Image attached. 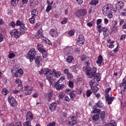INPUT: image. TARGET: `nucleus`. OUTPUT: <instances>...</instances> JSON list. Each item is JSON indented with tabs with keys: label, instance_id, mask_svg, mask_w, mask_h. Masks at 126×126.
I'll list each match as a JSON object with an SVG mask.
<instances>
[{
	"label": "nucleus",
	"instance_id": "54",
	"mask_svg": "<svg viewBox=\"0 0 126 126\" xmlns=\"http://www.w3.org/2000/svg\"><path fill=\"white\" fill-rule=\"evenodd\" d=\"M68 83H69V87L70 88H73V87H74V85L73 84V82H72V81H69Z\"/></svg>",
	"mask_w": 126,
	"mask_h": 126
},
{
	"label": "nucleus",
	"instance_id": "60",
	"mask_svg": "<svg viewBox=\"0 0 126 126\" xmlns=\"http://www.w3.org/2000/svg\"><path fill=\"white\" fill-rule=\"evenodd\" d=\"M20 29L27 30V28L25 27V24H24V23H23L22 25L20 27Z\"/></svg>",
	"mask_w": 126,
	"mask_h": 126
},
{
	"label": "nucleus",
	"instance_id": "48",
	"mask_svg": "<svg viewBox=\"0 0 126 126\" xmlns=\"http://www.w3.org/2000/svg\"><path fill=\"white\" fill-rule=\"evenodd\" d=\"M118 21H119L120 23H119V25H123V24H124V23H125V20L124 19H121L120 18H118Z\"/></svg>",
	"mask_w": 126,
	"mask_h": 126
},
{
	"label": "nucleus",
	"instance_id": "3",
	"mask_svg": "<svg viewBox=\"0 0 126 126\" xmlns=\"http://www.w3.org/2000/svg\"><path fill=\"white\" fill-rule=\"evenodd\" d=\"M36 55H37V51H36L35 48H32L29 51L26 58L28 60H30V63H32V62L35 60Z\"/></svg>",
	"mask_w": 126,
	"mask_h": 126
},
{
	"label": "nucleus",
	"instance_id": "18",
	"mask_svg": "<svg viewBox=\"0 0 126 126\" xmlns=\"http://www.w3.org/2000/svg\"><path fill=\"white\" fill-rule=\"evenodd\" d=\"M115 6L118 10L123 9L124 7V2L122 1H119L116 4Z\"/></svg>",
	"mask_w": 126,
	"mask_h": 126
},
{
	"label": "nucleus",
	"instance_id": "22",
	"mask_svg": "<svg viewBox=\"0 0 126 126\" xmlns=\"http://www.w3.org/2000/svg\"><path fill=\"white\" fill-rule=\"evenodd\" d=\"M42 41L43 43L44 44H47L48 45H52V42H51V40H49L47 37L43 36V37L41 38Z\"/></svg>",
	"mask_w": 126,
	"mask_h": 126
},
{
	"label": "nucleus",
	"instance_id": "14",
	"mask_svg": "<svg viewBox=\"0 0 126 126\" xmlns=\"http://www.w3.org/2000/svg\"><path fill=\"white\" fill-rule=\"evenodd\" d=\"M49 34L50 36L52 37H54V38H56L59 36V32L57 31V30L52 29L49 32Z\"/></svg>",
	"mask_w": 126,
	"mask_h": 126
},
{
	"label": "nucleus",
	"instance_id": "63",
	"mask_svg": "<svg viewBox=\"0 0 126 126\" xmlns=\"http://www.w3.org/2000/svg\"><path fill=\"white\" fill-rule=\"evenodd\" d=\"M102 23V19H98L96 20V25H98L101 24Z\"/></svg>",
	"mask_w": 126,
	"mask_h": 126
},
{
	"label": "nucleus",
	"instance_id": "23",
	"mask_svg": "<svg viewBox=\"0 0 126 126\" xmlns=\"http://www.w3.org/2000/svg\"><path fill=\"white\" fill-rule=\"evenodd\" d=\"M56 109H57V103L56 102H53L49 105V110H51V112H54Z\"/></svg>",
	"mask_w": 126,
	"mask_h": 126
},
{
	"label": "nucleus",
	"instance_id": "38",
	"mask_svg": "<svg viewBox=\"0 0 126 126\" xmlns=\"http://www.w3.org/2000/svg\"><path fill=\"white\" fill-rule=\"evenodd\" d=\"M27 30H25L23 29H20V31L19 32V34H20V36H21V35H23L24 34H25Z\"/></svg>",
	"mask_w": 126,
	"mask_h": 126
},
{
	"label": "nucleus",
	"instance_id": "41",
	"mask_svg": "<svg viewBox=\"0 0 126 126\" xmlns=\"http://www.w3.org/2000/svg\"><path fill=\"white\" fill-rule=\"evenodd\" d=\"M93 113L94 114H97L99 115L100 113H101V109L96 108V109H94L93 111Z\"/></svg>",
	"mask_w": 126,
	"mask_h": 126
},
{
	"label": "nucleus",
	"instance_id": "43",
	"mask_svg": "<svg viewBox=\"0 0 126 126\" xmlns=\"http://www.w3.org/2000/svg\"><path fill=\"white\" fill-rule=\"evenodd\" d=\"M69 95H70V98L71 99V100H73L74 99V98H75V93H74L72 92H71L69 93Z\"/></svg>",
	"mask_w": 126,
	"mask_h": 126
},
{
	"label": "nucleus",
	"instance_id": "19",
	"mask_svg": "<svg viewBox=\"0 0 126 126\" xmlns=\"http://www.w3.org/2000/svg\"><path fill=\"white\" fill-rule=\"evenodd\" d=\"M37 49L40 53H45L46 52V50L44 49V45L42 44L38 43L37 45Z\"/></svg>",
	"mask_w": 126,
	"mask_h": 126
},
{
	"label": "nucleus",
	"instance_id": "20",
	"mask_svg": "<svg viewBox=\"0 0 126 126\" xmlns=\"http://www.w3.org/2000/svg\"><path fill=\"white\" fill-rule=\"evenodd\" d=\"M39 4V1L38 0L36 1L35 0H30V7H34L35 5H38Z\"/></svg>",
	"mask_w": 126,
	"mask_h": 126
},
{
	"label": "nucleus",
	"instance_id": "6",
	"mask_svg": "<svg viewBox=\"0 0 126 126\" xmlns=\"http://www.w3.org/2000/svg\"><path fill=\"white\" fill-rule=\"evenodd\" d=\"M85 41V39H84V36L83 35L80 34L77 40V45H78V46H83V45H84Z\"/></svg>",
	"mask_w": 126,
	"mask_h": 126
},
{
	"label": "nucleus",
	"instance_id": "13",
	"mask_svg": "<svg viewBox=\"0 0 126 126\" xmlns=\"http://www.w3.org/2000/svg\"><path fill=\"white\" fill-rule=\"evenodd\" d=\"M44 36V34L43 33V30L41 28L40 30H38L35 37L36 39H41Z\"/></svg>",
	"mask_w": 126,
	"mask_h": 126
},
{
	"label": "nucleus",
	"instance_id": "59",
	"mask_svg": "<svg viewBox=\"0 0 126 126\" xmlns=\"http://www.w3.org/2000/svg\"><path fill=\"white\" fill-rule=\"evenodd\" d=\"M126 38V34H122L120 37V40L121 41H124L125 39Z\"/></svg>",
	"mask_w": 126,
	"mask_h": 126
},
{
	"label": "nucleus",
	"instance_id": "64",
	"mask_svg": "<svg viewBox=\"0 0 126 126\" xmlns=\"http://www.w3.org/2000/svg\"><path fill=\"white\" fill-rule=\"evenodd\" d=\"M67 78L68 79H71V78H72V77H73V75H72V74H71V73H68L67 75Z\"/></svg>",
	"mask_w": 126,
	"mask_h": 126
},
{
	"label": "nucleus",
	"instance_id": "16",
	"mask_svg": "<svg viewBox=\"0 0 126 126\" xmlns=\"http://www.w3.org/2000/svg\"><path fill=\"white\" fill-rule=\"evenodd\" d=\"M23 74V70L22 69H19L13 74V76L14 77H20Z\"/></svg>",
	"mask_w": 126,
	"mask_h": 126
},
{
	"label": "nucleus",
	"instance_id": "52",
	"mask_svg": "<svg viewBox=\"0 0 126 126\" xmlns=\"http://www.w3.org/2000/svg\"><path fill=\"white\" fill-rule=\"evenodd\" d=\"M66 23H67V18H64V20H63L62 21H61V24H62V25L66 24Z\"/></svg>",
	"mask_w": 126,
	"mask_h": 126
},
{
	"label": "nucleus",
	"instance_id": "11",
	"mask_svg": "<svg viewBox=\"0 0 126 126\" xmlns=\"http://www.w3.org/2000/svg\"><path fill=\"white\" fill-rule=\"evenodd\" d=\"M96 63L98 64V66H102V65H104V62H103V56H102V55H99L97 57Z\"/></svg>",
	"mask_w": 126,
	"mask_h": 126
},
{
	"label": "nucleus",
	"instance_id": "24",
	"mask_svg": "<svg viewBox=\"0 0 126 126\" xmlns=\"http://www.w3.org/2000/svg\"><path fill=\"white\" fill-rule=\"evenodd\" d=\"M48 97H47V101L48 102H50L51 100H53L52 98L54 96V92L53 91H51L50 92H49L47 94Z\"/></svg>",
	"mask_w": 126,
	"mask_h": 126
},
{
	"label": "nucleus",
	"instance_id": "34",
	"mask_svg": "<svg viewBox=\"0 0 126 126\" xmlns=\"http://www.w3.org/2000/svg\"><path fill=\"white\" fill-rule=\"evenodd\" d=\"M91 90H92V92L94 93H96V92L98 91L99 89L98 88V87L96 86H93V87H92Z\"/></svg>",
	"mask_w": 126,
	"mask_h": 126
},
{
	"label": "nucleus",
	"instance_id": "49",
	"mask_svg": "<svg viewBox=\"0 0 126 126\" xmlns=\"http://www.w3.org/2000/svg\"><path fill=\"white\" fill-rule=\"evenodd\" d=\"M72 51V48L70 47V48H67L65 50V52H66V54H70V52Z\"/></svg>",
	"mask_w": 126,
	"mask_h": 126
},
{
	"label": "nucleus",
	"instance_id": "50",
	"mask_svg": "<svg viewBox=\"0 0 126 126\" xmlns=\"http://www.w3.org/2000/svg\"><path fill=\"white\" fill-rule=\"evenodd\" d=\"M91 94H92V92H91V91H90V90H89L87 91L86 93V96L87 97H90V96H91Z\"/></svg>",
	"mask_w": 126,
	"mask_h": 126
},
{
	"label": "nucleus",
	"instance_id": "26",
	"mask_svg": "<svg viewBox=\"0 0 126 126\" xmlns=\"http://www.w3.org/2000/svg\"><path fill=\"white\" fill-rule=\"evenodd\" d=\"M105 118H106V112L103 111L100 112V119L103 122V123H105L106 120H105Z\"/></svg>",
	"mask_w": 126,
	"mask_h": 126
},
{
	"label": "nucleus",
	"instance_id": "51",
	"mask_svg": "<svg viewBox=\"0 0 126 126\" xmlns=\"http://www.w3.org/2000/svg\"><path fill=\"white\" fill-rule=\"evenodd\" d=\"M23 24V23L20 22V21H19V20H17L16 23V25L17 26H20V27H21V26Z\"/></svg>",
	"mask_w": 126,
	"mask_h": 126
},
{
	"label": "nucleus",
	"instance_id": "12",
	"mask_svg": "<svg viewBox=\"0 0 126 126\" xmlns=\"http://www.w3.org/2000/svg\"><path fill=\"white\" fill-rule=\"evenodd\" d=\"M54 86L56 89L58 91L62 90V89L64 87V85L63 84H61V82H60V81H57L55 83Z\"/></svg>",
	"mask_w": 126,
	"mask_h": 126
},
{
	"label": "nucleus",
	"instance_id": "1",
	"mask_svg": "<svg viewBox=\"0 0 126 126\" xmlns=\"http://www.w3.org/2000/svg\"><path fill=\"white\" fill-rule=\"evenodd\" d=\"M81 60L86 61L85 63L86 66L83 68V70L86 73V75H88L89 77H92L97 70V68L93 67L91 68V67L89 66V57L86 56V55H83L81 56Z\"/></svg>",
	"mask_w": 126,
	"mask_h": 126
},
{
	"label": "nucleus",
	"instance_id": "15",
	"mask_svg": "<svg viewBox=\"0 0 126 126\" xmlns=\"http://www.w3.org/2000/svg\"><path fill=\"white\" fill-rule=\"evenodd\" d=\"M114 99H115V96H110V94H108L105 96V100L106 102H108V105H111L112 104V102L114 101Z\"/></svg>",
	"mask_w": 126,
	"mask_h": 126
},
{
	"label": "nucleus",
	"instance_id": "39",
	"mask_svg": "<svg viewBox=\"0 0 126 126\" xmlns=\"http://www.w3.org/2000/svg\"><path fill=\"white\" fill-rule=\"evenodd\" d=\"M36 18L34 17H32L31 18L29 19V21L31 24H34L35 23V19Z\"/></svg>",
	"mask_w": 126,
	"mask_h": 126
},
{
	"label": "nucleus",
	"instance_id": "28",
	"mask_svg": "<svg viewBox=\"0 0 126 126\" xmlns=\"http://www.w3.org/2000/svg\"><path fill=\"white\" fill-rule=\"evenodd\" d=\"M110 30L113 33H117L118 32V27L115 25H112L111 27Z\"/></svg>",
	"mask_w": 126,
	"mask_h": 126
},
{
	"label": "nucleus",
	"instance_id": "58",
	"mask_svg": "<svg viewBox=\"0 0 126 126\" xmlns=\"http://www.w3.org/2000/svg\"><path fill=\"white\" fill-rule=\"evenodd\" d=\"M47 126H56V122H52L47 125Z\"/></svg>",
	"mask_w": 126,
	"mask_h": 126
},
{
	"label": "nucleus",
	"instance_id": "45",
	"mask_svg": "<svg viewBox=\"0 0 126 126\" xmlns=\"http://www.w3.org/2000/svg\"><path fill=\"white\" fill-rule=\"evenodd\" d=\"M96 28L99 33H101V32H102V26L101 25H97Z\"/></svg>",
	"mask_w": 126,
	"mask_h": 126
},
{
	"label": "nucleus",
	"instance_id": "57",
	"mask_svg": "<svg viewBox=\"0 0 126 126\" xmlns=\"http://www.w3.org/2000/svg\"><path fill=\"white\" fill-rule=\"evenodd\" d=\"M9 26H11V27H15V22L14 21H12L9 24Z\"/></svg>",
	"mask_w": 126,
	"mask_h": 126
},
{
	"label": "nucleus",
	"instance_id": "31",
	"mask_svg": "<svg viewBox=\"0 0 126 126\" xmlns=\"http://www.w3.org/2000/svg\"><path fill=\"white\" fill-rule=\"evenodd\" d=\"M99 3V0H92L91 2L89 3L90 5H94L96 6Z\"/></svg>",
	"mask_w": 126,
	"mask_h": 126
},
{
	"label": "nucleus",
	"instance_id": "40",
	"mask_svg": "<svg viewBox=\"0 0 126 126\" xmlns=\"http://www.w3.org/2000/svg\"><path fill=\"white\" fill-rule=\"evenodd\" d=\"M8 92L9 91L7 90V89L4 88L2 91V94L4 95H7V94H8Z\"/></svg>",
	"mask_w": 126,
	"mask_h": 126
},
{
	"label": "nucleus",
	"instance_id": "30",
	"mask_svg": "<svg viewBox=\"0 0 126 126\" xmlns=\"http://www.w3.org/2000/svg\"><path fill=\"white\" fill-rule=\"evenodd\" d=\"M73 60H74V58L72 56H68L66 58V61L67 63H72V62L73 61Z\"/></svg>",
	"mask_w": 126,
	"mask_h": 126
},
{
	"label": "nucleus",
	"instance_id": "27",
	"mask_svg": "<svg viewBox=\"0 0 126 126\" xmlns=\"http://www.w3.org/2000/svg\"><path fill=\"white\" fill-rule=\"evenodd\" d=\"M102 31L104 37H107V35H108V28L107 27H102L101 32Z\"/></svg>",
	"mask_w": 126,
	"mask_h": 126
},
{
	"label": "nucleus",
	"instance_id": "36",
	"mask_svg": "<svg viewBox=\"0 0 126 126\" xmlns=\"http://www.w3.org/2000/svg\"><path fill=\"white\" fill-rule=\"evenodd\" d=\"M96 106L98 108H103L104 107V104L100 100L98 101L96 103Z\"/></svg>",
	"mask_w": 126,
	"mask_h": 126
},
{
	"label": "nucleus",
	"instance_id": "42",
	"mask_svg": "<svg viewBox=\"0 0 126 126\" xmlns=\"http://www.w3.org/2000/svg\"><path fill=\"white\" fill-rule=\"evenodd\" d=\"M72 68H73V72H76L78 70V66L77 65H74L72 66Z\"/></svg>",
	"mask_w": 126,
	"mask_h": 126
},
{
	"label": "nucleus",
	"instance_id": "10",
	"mask_svg": "<svg viewBox=\"0 0 126 126\" xmlns=\"http://www.w3.org/2000/svg\"><path fill=\"white\" fill-rule=\"evenodd\" d=\"M33 119H34V115L32 114L31 111H28L26 115V121L32 122Z\"/></svg>",
	"mask_w": 126,
	"mask_h": 126
},
{
	"label": "nucleus",
	"instance_id": "2",
	"mask_svg": "<svg viewBox=\"0 0 126 126\" xmlns=\"http://www.w3.org/2000/svg\"><path fill=\"white\" fill-rule=\"evenodd\" d=\"M102 10L103 15L107 16L109 19L113 17V13L112 12V10H111V5L110 4L103 6Z\"/></svg>",
	"mask_w": 126,
	"mask_h": 126
},
{
	"label": "nucleus",
	"instance_id": "62",
	"mask_svg": "<svg viewBox=\"0 0 126 126\" xmlns=\"http://www.w3.org/2000/svg\"><path fill=\"white\" fill-rule=\"evenodd\" d=\"M38 94L37 92H35L32 95V96L33 97V98H37V97H38Z\"/></svg>",
	"mask_w": 126,
	"mask_h": 126
},
{
	"label": "nucleus",
	"instance_id": "32",
	"mask_svg": "<svg viewBox=\"0 0 126 126\" xmlns=\"http://www.w3.org/2000/svg\"><path fill=\"white\" fill-rule=\"evenodd\" d=\"M46 79L48 80L49 82L50 83V85H53V82L54 81V78L52 76H47Z\"/></svg>",
	"mask_w": 126,
	"mask_h": 126
},
{
	"label": "nucleus",
	"instance_id": "56",
	"mask_svg": "<svg viewBox=\"0 0 126 126\" xmlns=\"http://www.w3.org/2000/svg\"><path fill=\"white\" fill-rule=\"evenodd\" d=\"M68 34L69 35V36H73V35H74V30H70L69 32H68Z\"/></svg>",
	"mask_w": 126,
	"mask_h": 126
},
{
	"label": "nucleus",
	"instance_id": "21",
	"mask_svg": "<svg viewBox=\"0 0 126 126\" xmlns=\"http://www.w3.org/2000/svg\"><path fill=\"white\" fill-rule=\"evenodd\" d=\"M120 86L121 87H123V91L125 92L126 91V76L123 79L122 83H121L120 84Z\"/></svg>",
	"mask_w": 126,
	"mask_h": 126
},
{
	"label": "nucleus",
	"instance_id": "5",
	"mask_svg": "<svg viewBox=\"0 0 126 126\" xmlns=\"http://www.w3.org/2000/svg\"><path fill=\"white\" fill-rule=\"evenodd\" d=\"M87 13V10L85 9H82L77 11L76 15L77 17H82L85 16Z\"/></svg>",
	"mask_w": 126,
	"mask_h": 126
},
{
	"label": "nucleus",
	"instance_id": "9",
	"mask_svg": "<svg viewBox=\"0 0 126 126\" xmlns=\"http://www.w3.org/2000/svg\"><path fill=\"white\" fill-rule=\"evenodd\" d=\"M34 62L37 65V67H40L42 65V63H43V60L40 56H37L34 58Z\"/></svg>",
	"mask_w": 126,
	"mask_h": 126
},
{
	"label": "nucleus",
	"instance_id": "37",
	"mask_svg": "<svg viewBox=\"0 0 126 126\" xmlns=\"http://www.w3.org/2000/svg\"><path fill=\"white\" fill-rule=\"evenodd\" d=\"M77 124V122L76 121H70L68 123V126H73L75 125H76Z\"/></svg>",
	"mask_w": 126,
	"mask_h": 126
},
{
	"label": "nucleus",
	"instance_id": "55",
	"mask_svg": "<svg viewBox=\"0 0 126 126\" xmlns=\"http://www.w3.org/2000/svg\"><path fill=\"white\" fill-rule=\"evenodd\" d=\"M51 9H52V6L48 5L46 9V11L47 12H49V11H51Z\"/></svg>",
	"mask_w": 126,
	"mask_h": 126
},
{
	"label": "nucleus",
	"instance_id": "44",
	"mask_svg": "<svg viewBox=\"0 0 126 126\" xmlns=\"http://www.w3.org/2000/svg\"><path fill=\"white\" fill-rule=\"evenodd\" d=\"M24 126H32L31 125V121H27L24 123Z\"/></svg>",
	"mask_w": 126,
	"mask_h": 126
},
{
	"label": "nucleus",
	"instance_id": "53",
	"mask_svg": "<svg viewBox=\"0 0 126 126\" xmlns=\"http://www.w3.org/2000/svg\"><path fill=\"white\" fill-rule=\"evenodd\" d=\"M11 6H16V2L15 1V0H11Z\"/></svg>",
	"mask_w": 126,
	"mask_h": 126
},
{
	"label": "nucleus",
	"instance_id": "8",
	"mask_svg": "<svg viewBox=\"0 0 126 126\" xmlns=\"http://www.w3.org/2000/svg\"><path fill=\"white\" fill-rule=\"evenodd\" d=\"M24 90L25 91H27L26 92L24 93V94L25 95V96L30 95L33 91V88L29 89V86H25Z\"/></svg>",
	"mask_w": 126,
	"mask_h": 126
},
{
	"label": "nucleus",
	"instance_id": "46",
	"mask_svg": "<svg viewBox=\"0 0 126 126\" xmlns=\"http://www.w3.org/2000/svg\"><path fill=\"white\" fill-rule=\"evenodd\" d=\"M95 83V79H93L89 83L90 86L92 88L93 87V85Z\"/></svg>",
	"mask_w": 126,
	"mask_h": 126
},
{
	"label": "nucleus",
	"instance_id": "25",
	"mask_svg": "<svg viewBox=\"0 0 126 126\" xmlns=\"http://www.w3.org/2000/svg\"><path fill=\"white\" fill-rule=\"evenodd\" d=\"M38 10L37 9H32L31 12V16L36 18L38 16Z\"/></svg>",
	"mask_w": 126,
	"mask_h": 126
},
{
	"label": "nucleus",
	"instance_id": "61",
	"mask_svg": "<svg viewBox=\"0 0 126 126\" xmlns=\"http://www.w3.org/2000/svg\"><path fill=\"white\" fill-rule=\"evenodd\" d=\"M15 56V55L14 53H10L8 56V58L9 59H13V58H14Z\"/></svg>",
	"mask_w": 126,
	"mask_h": 126
},
{
	"label": "nucleus",
	"instance_id": "33",
	"mask_svg": "<svg viewBox=\"0 0 126 126\" xmlns=\"http://www.w3.org/2000/svg\"><path fill=\"white\" fill-rule=\"evenodd\" d=\"M52 74H54V75L56 76V77H60L61 75H62V73L61 71H53L52 72Z\"/></svg>",
	"mask_w": 126,
	"mask_h": 126
},
{
	"label": "nucleus",
	"instance_id": "29",
	"mask_svg": "<svg viewBox=\"0 0 126 126\" xmlns=\"http://www.w3.org/2000/svg\"><path fill=\"white\" fill-rule=\"evenodd\" d=\"M99 119H100V114H94L92 117V119L94 122H97Z\"/></svg>",
	"mask_w": 126,
	"mask_h": 126
},
{
	"label": "nucleus",
	"instance_id": "35",
	"mask_svg": "<svg viewBox=\"0 0 126 126\" xmlns=\"http://www.w3.org/2000/svg\"><path fill=\"white\" fill-rule=\"evenodd\" d=\"M28 3V0H21L20 3V7H23L24 4H27Z\"/></svg>",
	"mask_w": 126,
	"mask_h": 126
},
{
	"label": "nucleus",
	"instance_id": "7",
	"mask_svg": "<svg viewBox=\"0 0 126 126\" xmlns=\"http://www.w3.org/2000/svg\"><path fill=\"white\" fill-rule=\"evenodd\" d=\"M10 34L11 37H15L16 38V39H18V38H19V37H20L19 32H18V30L17 29H14L12 30L10 32Z\"/></svg>",
	"mask_w": 126,
	"mask_h": 126
},
{
	"label": "nucleus",
	"instance_id": "47",
	"mask_svg": "<svg viewBox=\"0 0 126 126\" xmlns=\"http://www.w3.org/2000/svg\"><path fill=\"white\" fill-rule=\"evenodd\" d=\"M110 91H111V88H107L106 89H105V92H104L105 95H106V96L107 95H109L108 94H109V92H110Z\"/></svg>",
	"mask_w": 126,
	"mask_h": 126
},
{
	"label": "nucleus",
	"instance_id": "4",
	"mask_svg": "<svg viewBox=\"0 0 126 126\" xmlns=\"http://www.w3.org/2000/svg\"><path fill=\"white\" fill-rule=\"evenodd\" d=\"M8 101L11 107H17V101L15 100V98L13 96H9L8 97Z\"/></svg>",
	"mask_w": 126,
	"mask_h": 126
},
{
	"label": "nucleus",
	"instance_id": "17",
	"mask_svg": "<svg viewBox=\"0 0 126 126\" xmlns=\"http://www.w3.org/2000/svg\"><path fill=\"white\" fill-rule=\"evenodd\" d=\"M96 72H97V71H95L94 75L92 77H89V75H87V76L89 78H92L93 77H96L97 81L98 82H99V81H100V80H101V74L100 73H98L97 74H96Z\"/></svg>",
	"mask_w": 126,
	"mask_h": 126
}]
</instances>
